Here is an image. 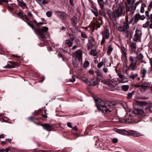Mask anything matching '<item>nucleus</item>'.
<instances>
[{"instance_id": "nucleus-43", "label": "nucleus", "mask_w": 152, "mask_h": 152, "mask_svg": "<svg viewBox=\"0 0 152 152\" xmlns=\"http://www.w3.org/2000/svg\"><path fill=\"white\" fill-rule=\"evenodd\" d=\"M152 106L151 105H150L148 107H146L145 108V110L146 111H149L152 108Z\"/></svg>"}, {"instance_id": "nucleus-6", "label": "nucleus", "mask_w": 152, "mask_h": 152, "mask_svg": "<svg viewBox=\"0 0 152 152\" xmlns=\"http://www.w3.org/2000/svg\"><path fill=\"white\" fill-rule=\"evenodd\" d=\"M58 15L59 17L62 19H65L68 17V15L66 13L60 11L58 12Z\"/></svg>"}, {"instance_id": "nucleus-62", "label": "nucleus", "mask_w": 152, "mask_h": 152, "mask_svg": "<svg viewBox=\"0 0 152 152\" xmlns=\"http://www.w3.org/2000/svg\"><path fill=\"white\" fill-rule=\"evenodd\" d=\"M72 130H75L76 131H77L78 130V129L77 128V126H75V127H72Z\"/></svg>"}, {"instance_id": "nucleus-18", "label": "nucleus", "mask_w": 152, "mask_h": 152, "mask_svg": "<svg viewBox=\"0 0 152 152\" xmlns=\"http://www.w3.org/2000/svg\"><path fill=\"white\" fill-rule=\"evenodd\" d=\"M82 56L81 53L79 50H77L76 51V56L75 58H78L81 59Z\"/></svg>"}, {"instance_id": "nucleus-12", "label": "nucleus", "mask_w": 152, "mask_h": 152, "mask_svg": "<svg viewBox=\"0 0 152 152\" xmlns=\"http://www.w3.org/2000/svg\"><path fill=\"white\" fill-rule=\"evenodd\" d=\"M130 47L132 51L134 52L136 49V43L134 42H132L130 44Z\"/></svg>"}, {"instance_id": "nucleus-10", "label": "nucleus", "mask_w": 152, "mask_h": 152, "mask_svg": "<svg viewBox=\"0 0 152 152\" xmlns=\"http://www.w3.org/2000/svg\"><path fill=\"white\" fill-rule=\"evenodd\" d=\"M18 5L21 7H25L27 8V5L26 3H25L23 0H17Z\"/></svg>"}, {"instance_id": "nucleus-15", "label": "nucleus", "mask_w": 152, "mask_h": 152, "mask_svg": "<svg viewBox=\"0 0 152 152\" xmlns=\"http://www.w3.org/2000/svg\"><path fill=\"white\" fill-rule=\"evenodd\" d=\"M136 58L139 61H141V62H142V61L144 58V56L141 53L138 54L137 53H136Z\"/></svg>"}, {"instance_id": "nucleus-33", "label": "nucleus", "mask_w": 152, "mask_h": 152, "mask_svg": "<svg viewBox=\"0 0 152 152\" xmlns=\"http://www.w3.org/2000/svg\"><path fill=\"white\" fill-rule=\"evenodd\" d=\"M141 72L142 74V77H144L145 74L147 72L146 70L145 69H142V70H141Z\"/></svg>"}, {"instance_id": "nucleus-51", "label": "nucleus", "mask_w": 152, "mask_h": 152, "mask_svg": "<svg viewBox=\"0 0 152 152\" xmlns=\"http://www.w3.org/2000/svg\"><path fill=\"white\" fill-rule=\"evenodd\" d=\"M4 68H12L11 65H10L9 64H8L6 66H4L3 67Z\"/></svg>"}, {"instance_id": "nucleus-36", "label": "nucleus", "mask_w": 152, "mask_h": 152, "mask_svg": "<svg viewBox=\"0 0 152 152\" xmlns=\"http://www.w3.org/2000/svg\"><path fill=\"white\" fill-rule=\"evenodd\" d=\"M131 12L133 14L134 12L136 7L133 6H131Z\"/></svg>"}, {"instance_id": "nucleus-46", "label": "nucleus", "mask_w": 152, "mask_h": 152, "mask_svg": "<svg viewBox=\"0 0 152 152\" xmlns=\"http://www.w3.org/2000/svg\"><path fill=\"white\" fill-rule=\"evenodd\" d=\"M118 29L119 31H125L122 26H119L118 27Z\"/></svg>"}, {"instance_id": "nucleus-20", "label": "nucleus", "mask_w": 152, "mask_h": 152, "mask_svg": "<svg viewBox=\"0 0 152 152\" xmlns=\"http://www.w3.org/2000/svg\"><path fill=\"white\" fill-rule=\"evenodd\" d=\"M73 39L71 38L70 39H67L65 41V43L69 47H70L72 45Z\"/></svg>"}, {"instance_id": "nucleus-1", "label": "nucleus", "mask_w": 152, "mask_h": 152, "mask_svg": "<svg viewBox=\"0 0 152 152\" xmlns=\"http://www.w3.org/2000/svg\"><path fill=\"white\" fill-rule=\"evenodd\" d=\"M94 100L97 109L101 110L104 113L108 111L111 112L112 109L114 107L115 105V102H104L100 99H94Z\"/></svg>"}, {"instance_id": "nucleus-17", "label": "nucleus", "mask_w": 152, "mask_h": 152, "mask_svg": "<svg viewBox=\"0 0 152 152\" xmlns=\"http://www.w3.org/2000/svg\"><path fill=\"white\" fill-rule=\"evenodd\" d=\"M129 23L128 21L126 20L124 23L123 26L122 27L124 30L125 31L127 29L129 28Z\"/></svg>"}, {"instance_id": "nucleus-57", "label": "nucleus", "mask_w": 152, "mask_h": 152, "mask_svg": "<svg viewBox=\"0 0 152 152\" xmlns=\"http://www.w3.org/2000/svg\"><path fill=\"white\" fill-rule=\"evenodd\" d=\"M67 126L68 127H69L70 128L72 127V126L70 122H68L67 123Z\"/></svg>"}, {"instance_id": "nucleus-61", "label": "nucleus", "mask_w": 152, "mask_h": 152, "mask_svg": "<svg viewBox=\"0 0 152 152\" xmlns=\"http://www.w3.org/2000/svg\"><path fill=\"white\" fill-rule=\"evenodd\" d=\"M118 75L119 78L121 79H122L124 78L123 75L121 74H119Z\"/></svg>"}, {"instance_id": "nucleus-50", "label": "nucleus", "mask_w": 152, "mask_h": 152, "mask_svg": "<svg viewBox=\"0 0 152 152\" xmlns=\"http://www.w3.org/2000/svg\"><path fill=\"white\" fill-rule=\"evenodd\" d=\"M126 12H129L130 10V7L127 5L126 6Z\"/></svg>"}, {"instance_id": "nucleus-8", "label": "nucleus", "mask_w": 152, "mask_h": 152, "mask_svg": "<svg viewBox=\"0 0 152 152\" xmlns=\"http://www.w3.org/2000/svg\"><path fill=\"white\" fill-rule=\"evenodd\" d=\"M134 18L137 22L140 20H143L145 19V17L144 15H141L137 13L135 15Z\"/></svg>"}, {"instance_id": "nucleus-63", "label": "nucleus", "mask_w": 152, "mask_h": 152, "mask_svg": "<svg viewBox=\"0 0 152 152\" xmlns=\"http://www.w3.org/2000/svg\"><path fill=\"white\" fill-rule=\"evenodd\" d=\"M140 2L139 1H137L134 4V5L133 6L134 7H135L136 8L137 6L140 4Z\"/></svg>"}, {"instance_id": "nucleus-55", "label": "nucleus", "mask_w": 152, "mask_h": 152, "mask_svg": "<svg viewBox=\"0 0 152 152\" xmlns=\"http://www.w3.org/2000/svg\"><path fill=\"white\" fill-rule=\"evenodd\" d=\"M105 42V39L103 37H102V39L101 40V45L103 44Z\"/></svg>"}, {"instance_id": "nucleus-44", "label": "nucleus", "mask_w": 152, "mask_h": 152, "mask_svg": "<svg viewBox=\"0 0 152 152\" xmlns=\"http://www.w3.org/2000/svg\"><path fill=\"white\" fill-rule=\"evenodd\" d=\"M149 25V22L147 21L146 23L144 24L143 25V27L144 28H146L148 27Z\"/></svg>"}, {"instance_id": "nucleus-37", "label": "nucleus", "mask_w": 152, "mask_h": 152, "mask_svg": "<svg viewBox=\"0 0 152 152\" xmlns=\"http://www.w3.org/2000/svg\"><path fill=\"white\" fill-rule=\"evenodd\" d=\"M24 14L23 12H19L18 13V17H20V18L22 19V17L23 16Z\"/></svg>"}, {"instance_id": "nucleus-54", "label": "nucleus", "mask_w": 152, "mask_h": 152, "mask_svg": "<svg viewBox=\"0 0 152 152\" xmlns=\"http://www.w3.org/2000/svg\"><path fill=\"white\" fill-rule=\"evenodd\" d=\"M82 80L84 82L86 83H89V81H90L88 80L86 78H84Z\"/></svg>"}, {"instance_id": "nucleus-56", "label": "nucleus", "mask_w": 152, "mask_h": 152, "mask_svg": "<svg viewBox=\"0 0 152 152\" xmlns=\"http://www.w3.org/2000/svg\"><path fill=\"white\" fill-rule=\"evenodd\" d=\"M133 86L134 87H136L137 88H138L139 87H140L141 86L140 85H139L138 84H133Z\"/></svg>"}, {"instance_id": "nucleus-48", "label": "nucleus", "mask_w": 152, "mask_h": 152, "mask_svg": "<svg viewBox=\"0 0 152 152\" xmlns=\"http://www.w3.org/2000/svg\"><path fill=\"white\" fill-rule=\"evenodd\" d=\"M2 119L4 122H5L8 121L9 120L8 118H7L5 116H3L2 117Z\"/></svg>"}, {"instance_id": "nucleus-31", "label": "nucleus", "mask_w": 152, "mask_h": 152, "mask_svg": "<svg viewBox=\"0 0 152 152\" xmlns=\"http://www.w3.org/2000/svg\"><path fill=\"white\" fill-rule=\"evenodd\" d=\"M113 48L112 47V45H110L108 47V48L107 49V53H111V52L113 50Z\"/></svg>"}, {"instance_id": "nucleus-21", "label": "nucleus", "mask_w": 152, "mask_h": 152, "mask_svg": "<svg viewBox=\"0 0 152 152\" xmlns=\"http://www.w3.org/2000/svg\"><path fill=\"white\" fill-rule=\"evenodd\" d=\"M129 59L131 64H136L137 62V60H135L134 58L132 56H130L129 57Z\"/></svg>"}, {"instance_id": "nucleus-38", "label": "nucleus", "mask_w": 152, "mask_h": 152, "mask_svg": "<svg viewBox=\"0 0 152 152\" xmlns=\"http://www.w3.org/2000/svg\"><path fill=\"white\" fill-rule=\"evenodd\" d=\"M134 93V91H132L131 93H129L127 96V98L128 99L131 98L132 96V95Z\"/></svg>"}, {"instance_id": "nucleus-35", "label": "nucleus", "mask_w": 152, "mask_h": 152, "mask_svg": "<svg viewBox=\"0 0 152 152\" xmlns=\"http://www.w3.org/2000/svg\"><path fill=\"white\" fill-rule=\"evenodd\" d=\"M128 79L127 78L124 77L120 81V83H124L128 81Z\"/></svg>"}, {"instance_id": "nucleus-23", "label": "nucleus", "mask_w": 152, "mask_h": 152, "mask_svg": "<svg viewBox=\"0 0 152 152\" xmlns=\"http://www.w3.org/2000/svg\"><path fill=\"white\" fill-rule=\"evenodd\" d=\"M93 46V45L91 40H89L87 44V47L88 50L90 49Z\"/></svg>"}, {"instance_id": "nucleus-24", "label": "nucleus", "mask_w": 152, "mask_h": 152, "mask_svg": "<svg viewBox=\"0 0 152 152\" xmlns=\"http://www.w3.org/2000/svg\"><path fill=\"white\" fill-rule=\"evenodd\" d=\"M146 7V4L145 3H142V4L140 8V12L141 13H143L144 11V7Z\"/></svg>"}, {"instance_id": "nucleus-32", "label": "nucleus", "mask_w": 152, "mask_h": 152, "mask_svg": "<svg viewBox=\"0 0 152 152\" xmlns=\"http://www.w3.org/2000/svg\"><path fill=\"white\" fill-rule=\"evenodd\" d=\"M138 76V75L137 74H134L131 75L129 76V78L133 80H134V78Z\"/></svg>"}, {"instance_id": "nucleus-9", "label": "nucleus", "mask_w": 152, "mask_h": 152, "mask_svg": "<svg viewBox=\"0 0 152 152\" xmlns=\"http://www.w3.org/2000/svg\"><path fill=\"white\" fill-rule=\"evenodd\" d=\"M95 72L96 74V79L99 81L101 78L102 77V73L99 70L96 71Z\"/></svg>"}, {"instance_id": "nucleus-3", "label": "nucleus", "mask_w": 152, "mask_h": 152, "mask_svg": "<svg viewBox=\"0 0 152 152\" xmlns=\"http://www.w3.org/2000/svg\"><path fill=\"white\" fill-rule=\"evenodd\" d=\"M26 23L31 28L34 30L35 33L38 35L40 38L42 39L44 38H46V36H48V35L46 34L48 30V28L47 27L45 26L41 28H37V32L34 27V26L30 22H27Z\"/></svg>"}, {"instance_id": "nucleus-26", "label": "nucleus", "mask_w": 152, "mask_h": 152, "mask_svg": "<svg viewBox=\"0 0 152 152\" xmlns=\"http://www.w3.org/2000/svg\"><path fill=\"white\" fill-rule=\"evenodd\" d=\"M142 33L141 31L138 29H137L135 31V33L134 34L140 37L141 36Z\"/></svg>"}, {"instance_id": "nucleus-60", "label": "nucleus", "mask_w": 152, "mask_h": 152, "mask_svg": "<svg viewBox=\"0 0 152 152\" xmlns=\"http://www.w3.org/2000/svg\"><path fill=\"white\" fill-rule=\"evenodd\" d=\"M17 66L16 64H15V62H13L12 64V66H11L12 68H15Z\"/></svg>"}, {"instance_id": "nucleus-49", "label": "nucleus", "mask_w": 152, "mask_h": 152, "mask_svg": "<svg viewBox=\"0 0 152 152\" xmlns=\"http://www.w3.org/2000/svg\"><path fill=\"white\" fill-rule=\"evenodd\" d=\"M22 18L25 19L27 21H28L29 20V19L27 17L26 15L25 14H24L23 16L22 17Z\"/></svg>"}, {"instance_id": "nucleus-5", "label": "nucleus", "mask_w": 152, "mask_h": 152, "mask_svg": "<svg viewBox=\"0 0 152 152\" xmlns=\"http://www.w3.org/2000/svg\"><path fill=\"white\" fill-rule=\"evenodd\" d=\"M40 125L42 126L44 129L47 131H50L52 130V126L49 124H41Z\"/></svg>"}, {"instance_id": "nucleus-13", "label": "nucleus", "mask_w": 152, "mask_h": 152, "mask_svg": "<svg viewBox=\"0 0 152 152\" xmlns=\"http://www.w3.org/2000/svg\"><path fill=\"white\" fill-rule=\"evenodd\" d=\"M98 80H95L94 79H92L91 80V81H89V83L91 85L93 86H96L98 84Z\"/></svg>"}, {"instance_id": "nucleus-58", "label": "nucleus", "mask_w": 152, "mask_h": 152, "mask_svg": "<svg viewBox=\"0 0 152 152\" xmlns=\"http://www.w3.org/2000/svg\"><path fill=\"white\" fill-rule=\"evenodd\" d=\"M145 13L146 14V16H147V19H148V18L149 17V15H148V12L147 11H146L145 12Z\"/></svg>"}, {"instance_id": "nucleus-39", "label": "nucleus", "mask_w": 152, "mask_h": 152, "mask_svg": "<svg viewBox=\"0 0 152 152\" xmlns=\"http://www.w3.org/2000/svg\"><path fill=\"white\" fill-rule=\"evenodd\" d=\"M89 62L88 61H86L83 64V66L85 68H86L89 66Z\"/></svg>"}, {"instance_id": "nucleus-16", "label": "nucleus", "mask_w": 152, "mask_h": 152, "mask_svg": "<svg viewBox=\"0 0 152 152\" xmlns=\"http://www.w3.org/2000/svg\"><path fill=\"white\" fill-rule=\"evenodd\" d=\"M98 3L101 9L102 10L104 6V2L103 1V0H97Z\"/></svg>"}, {"instance_id": "nucleus-28", "label": "nucleus", "mask_w": 152, "mask_h": 152, "mask_svg": "<svg viewBox=\"0 0 152 152\" xmlns=\"http://www.w3.org/2000/svg\"><path fill=\"white\" fill-rule=\"evenodd\" d=\"M105 34L106 38L108 39L109 38L110 35L109 30L108 29H106L105 30Z\"/></svg>"}, {"instance_id": "nucleus-7", "label": "nucleus", "mask_w": 152, "mask_h": 152, "mask_svg": "<svg viewBox=\"0 0 152 152\" xmlns=\"http://www.w3.org/2000/svg\"><path fill=\"white\" fill-rule=\"evenodd\" d=\"M81 64V59L78 58H75L73 61V64L74 67L77 68L79 64Z\"/></svg>"}, {"instance_id": "nucleus-45", "label": "nucleus", "mask_w": 152, "mask_h": 152, "mask_svg": "<svg viewBox=\"0 0 152 152\" xmlns=\"http://www.w3.org/2000/svg\"><path fill=\"white\" fill-rule=\"evenodd\" d=\"M103 63L102 62H100L97 65V67L98 68H100L103 66Z\"/></svg>"}, {"instance_id": "nucleus-47", "label": "nucleus", "mask_w": 152, "mask_h": 152, "mask_svg": "<svg viewBox=\"0 0 152 152\" xmlns=\"http://www.w3.org/2000/svg\"><path fill=\"white\" fill-rule=\"evenodd\" d=\"M101 25L100 23L98 21H97L95 24V25L98 28L100 27Z\"/></svg>"}, {"instance_id": "nucleus-59", "label": "nucleus", "mask_w": 152, "mask_h": 152, "mask_svg": "<svg viewBox=\"0 0 152 152\" xmlns=\"http://www.w3.org/2000/svg\"><path fill=\"white\" fill-rule=\"evenodd\" d=\"M43 23H42V22H39V23H38V25H37V28H40L39 27V26H40V25H42L43 24Z\"/></svg>"}, {"instance_id": "nucleus-14", "label": "nucleus", "mask_w": 152, "mask_h": 152, "mask_svg": "<svg viewBox=\"0 0 152 152\" xmlns=\"http://www.w3.org/2000/svg\"><path fill=\"white\" fill-rule=\"evenodd\" d=\"M135 113L138 114H142L144 112V111L140 108H136L134 109V110Z\"/></svg>"}, {"instance_id": "nucleus-29", "label": "nucleus", "mask_w": 152, "mask_h": 152, "mask_svg": "<svg viewBox=\"0 0 152 152\" xmlns=\"http://www.w3.org/2000/svg\"><path fill=\"white\" fill-rule=\"evenodd\" d=\"M129 88V85H123L122 86V89L125 91H126Z\"/></svg>"}, {"instance_id": "nucleus-52", "label": "nucleus", "mask_w": 152, "mask_h": 152, "mask_svg": "<svg viewBox=\"0 0 152 152\" xmlns=\"http://www.w3.org/2000/svg\"><path fill=\"white\" fill-rule=\"evenodd\" d=\"M75 78L73 77H72V78L69 80V81L72 82H73L75 81Z\"/></svg>"}, {"instance_id": "nucleus-2", "label": "nucleus", "mask_w": 152, "mask_h": 152, "mask_svg": "<svg viewBox=\"0 0 152 152\" xmlns=\"http://www.w3.org/2000/svg\"><path fill=\"white\" fill-rule=\"evenodd\" d=\"M107 13L110 19L113 21H116V19L122 15L123 8L122 7H119L114 10L113 12L110 10L108 9Z\"/></svg>"}, {"instance_id": "nucleus-27", "label": "nucleus", "mask_w": 152, "mask_h": 152, "mask_svg": "<svg viewBox=\"0 0 152 152\" xmlns=\"http://www.w3.org/2000/svg\"><path fill=\"white\" fill-rule=\"evenodd\" d=\"M140 37L134 34L133 38V40L135 42H137L140 38Z\"/></svg>"}, {"instance_id": "nucleus-34", "label": "nucleus", "mask_w": 152, "mask_h": 152, "mask_svg": "<svg viewBox=\"0 0 152 152\" xmlns=\"http://www.w3.org/2000/svg\"><path fill=\"white\" fill-rule=\"evenodd\" d=\"M91 54L94 56H96L97 55V53L95 50H92L91 51Z\"/></svg>"}, {"instance_id": "nucleus-25", "label": "nucleus", "mask_w": 152, "mask_h": 152, "mask_svg": "<svg viewBox=\"0 0 152 152\" xmlns=\"http://www.w3.org/2000/svg\"><path fill=\"white\" fill-rule=\"evenodd\" d=\"M137 22V20H136L135 18L134 19L133 18H132L130 20L129 23L132 24V25H134Z\"/></svg>"}, {"instance_id": "nucleus-41", "label": "nucleus", "mask_w": 152, "mask_h": 152, "mask_svg": "<svg viewBox=\"0 0 152 152\" xmlns=\"http://www.w3.org/2000/svg\"><path fill=\"white\" fill-rule=\"evenodd\" d=\"M81 36L83 38H87V37L84 32H82L81 33Z\"/></svg>"}, {"instance_id": "nucleus-11", "label": "nucleus", "mask_w": 152, "mask_h": 152, "mask_svg": "<svg viewBox=\"0 0 152 152\" xmlns=\"http://www.w3.org/2000/svg\"><path fill=\"white\" fill-rule=\"evenodd\" d=\"M136 102L137 104L141 107L146 106L148 104L147 102L142 101H137Z\"/></svg>"}, {"instance_id": "nucleus-40", "label": "nucleus", "mask_w": 152, "mask_h": 152, "mask_svg": "<svg viewBox=\"0 0 152 152\" xmlns=\"http://www.w3.org/2000/svg\"><path fill=\"white\" fill-rule=\"evenodd\" d=\"M99 14L100 15H101L103 16H104V17H105L106 16V15L105 13L104 12L102 11L101 10H99Z\"/></svg>"}, {"instance_id": "nucleus-19", "label": "nucleus", "mask_w": 152, "mask_h": 152, "mask_svg": "<svg viewBox=\"0 0 152 152\" xmlns=\"http://www.w3.org/2000/svg\"><path fill=\"white\" fill-rule=\"evenodd\" d=\"M136 64H131L129 66L128 70L134 71L135 69V67Z\"/></svg>"}, {"instance_id": "nucleus-30", "label": "nucleus", "mask_w": 152, "mask_h": 152, "mask_svg": "<svg viewBox=\"0 0 152 152\" xmlns=\"http://www.w3.org/2000/svg\"><path fill=\"white\" fill-rule=\"evenodd\" d=\"M71 20L74 23L76 24L77 22V19L76 17H74L71 19Z\"/></svg>"}, {"instance_id": "nucleus-22", "label": "nucleus", "mask_w": 152, "mask_h": 152, "mask_svg": "<svg viewBox=\"0 0 152 152\" xmlns=\"http://www.w3.org/2000/svg\"><path fill=\"white\" fill-rule=\"evenodd\" d=\"M91 10L92 12L94 14L95 16L97 17L98 16V10L96 8H95L94 9H91Z\"/></svg>"}, {"instance_id": "nucleus-53", "label": "nucleus", "mask_w": 152, "mask_h": 152, "mask_svg": "<svg viewBox=\"0 0 152 152\" xmlns=\"http://www.w3.org/2000/svg\"><path fill=\"white\" fill-rule=\"evenodd\" d=\"M49 2V0H43L42 1V3L43 4H45Z\"/></svg>"}, {"instance_id": "nucleus-64", "label": "nucleus", "mask_w": 152, "mask_h": 152, "mask_svg": "<svg viewBox=\"0 0 152 152\" xmlns=\"http://www.w3.org/2000/svg\"><path fill=\"white\" fill-rule=\"evenodd\" d=\"M152 14H151V16H150V17H149L148 18V19H150V22L151 23H152Z\"/></svg>"}, {"instance_id": "nucleus-4", "label": "nucleus", "mask_w": 152, "mask_h": 152, "mask_svg": "<svg viewBox=\"0 0 152 152\" xmlns=\"http://www.w3.org/2000/svg\"><path fill=\"white\" fill-rule=\"evenodd\" d=\"M117 132L122 134L132 135L137 137L142 136L141 134L137 132L132 130H129L128 131L124 130H119Z\"/></svg>"}, {"instance_id": "nucleus-42", "label": "nucleus", "mask_w": 152, "mask_h": 152, "mask_svg": "<svg viewBox=\"0 0 152 152\" xmlns=\"http://www.w3.org/2000/svg\"><path fill=\"white\" fill-rule=\"evenodd\" d=\"M52 14V12H51L50 11H48L46 12V15L48 17H50Z\"/></svg>"}]
</instances>
